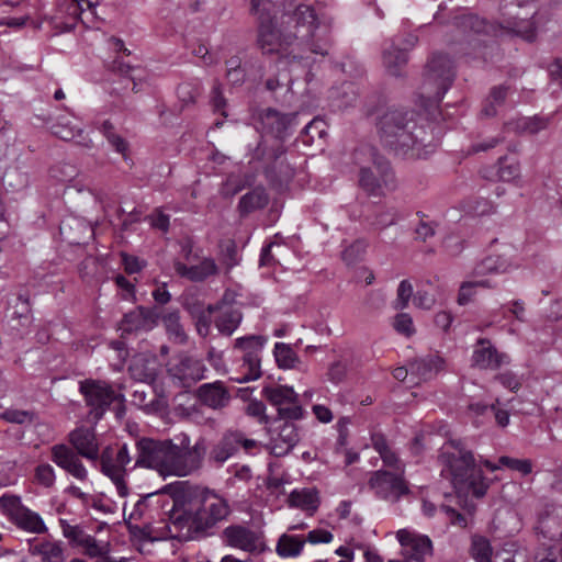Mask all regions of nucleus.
Instances as JSON below:
<instances>
[{"label": "nucleus", "instance_id": "46", "mask_svg": "<svg viewBox=\"0 0 562 562\" xmlns=\"http://www.w3.org/2000/svg\"><path fill=\"white\" fill-rule=\"evenodd\" d=\"M220 247V260L226 270H231L239 263L237 245L233 239L222 240Z\"/></svg>", "mask_w": 562, "mask_h": 562}, {"label": "nucleus", "instance_id": "16", "mask_svg": "<svg viewBox=\"0 0 562 562\" xmlns=\"http://www.w3.org/2000/svg\"><path fill=\"white\" fill-rule=\"evenodd\" d=\"M168 439L156 440L151 438H140L136 441V459L133 465L135 468H146L156 470L161 474L165 453Z\"/></svg>", "mask_w": 562, "mask_h": 562}, {"label": "nucleus", "instance_id": "59", "mask_svg": "<svg viewBox=\"0 0 562 562\" xmlns=\"http://www.w3.org/2000/svg\"><path fill=\"white\" fill-rule=\"evenodd\" d=\"M179 99L184 103H193L200 95V87L198 83L182 82L177 88Z\"/></svg>", "mask_w": 562, "mask_h": 562}, {"label": "nucleus", "instance_id": "33", "mask_svg": "<svg viewBox=\"0 0 562 562\" xmlns=\"http://www.w3.org/2000/svg\"><path fill=\"white\" fill-rule=\"evenodd\" d=\"M289 504L313 515L319 505L318 493L315 488L294 490L289 496Z\"/></svg>", "mask_w": 562, "mask_h": 562}, {"label": "nucleus", "instance_id": "25", "mask_svg": "<svg viewBox=\"0 0 562 562\" xmlns=\"http://www.w3.org/2000/svg\"><path fill=\"white\" fill-rule=\"evenodd\" d=\"M176 272L193 282H202L218 272V267L212 258H204L199 265L190 266L176 260L173 263Z\"/></svg>", "mask_w": 562, "mask_h": 562}, {"label": "nucleus", "instance_id": "31", "mask_svg": "<svg viewBox=\"0 0 562 562\" xmlns=\"http://www.w3.org/2000/svg\"><path fill=\"white\" fill-rule=\"evenodd\" d=\"M268 202L269 195L266 189L259 186L240 198L237 209L241 216H246L257 210L263 209L267 206Z\"/></svg>", "mask_w": 562, "mask_h": 562}, {"label": "nucleus", "instance_id": "60", "mask_svg": "<svg viewBox=\"0 0 562 562\" xmlns=\"http://www.w3.org/2000/svg\"><path fill=\"white\" fill-rule=\"evenodd\" d=\"M77 168L74 165L67 162L59 164L50 169L52 177L61 182L71 181L77 176Z\"/></svg>", "mask_w": 562, "mask_h": 562}, {"label": "nucleus", "instance_id": "28", "mask_svg": "<svg viewBox=\"0 0 562 562\" xmlns=\"http://www.w3.org/2000/svg\"><path fill=\"white\" fill-rule=\"evenodd\" d=\"M518 267L519 265L512 257L490 255L475 266L473 276L482 277L490 273H507Z\"/></svg>", "mask_w": 562, "mask_h": 562}, {"label": "nucleus", "instance_id": "27", "mask_svg": "<svg viewBox=\"0 0 562 562\" xmlns=\"http://www.w3.org/2000/svg\"><path fill=\"white\" fill-rule=\"evenodd\" d=\"M199 400L206 406L218 409L225 407L229 400V393L221 381L202 384L198 389Z\"/></svg>", "mask_w": 562, "mask_h": 562}, {"label": "nucleus", "instance_id": "35", "mask_svg": "<svg viewBox=\"0 0 562 562\" xmlns=\"http://www.w3.org/2000/svg\"><path fill=\"white\" fill-rule=\"evenodd\" d=\"M372 447L380 454L384 465L395 469L397 472H404V465L397 454L390 448L383 435L372 436Z\"/></svg>", "mask_w": 562, "mask_h": 562}, {"label": "nucleus", "instance_id": "56", "mask_svg": "<svg viewBox=\"0 0 562 562\" xmlns=\"http://www.w3.org/2000/svg\"><path fill=\"white\" fill-rule=\"evenodd\" d=\"M25 507L21 504L20 497L10 494H2V512L13 521Z\"/></svg>", "mask_w": 562, "mask_h": 562}, {"label": "nucleus", "instance_id": "38", "mask_svg": "<svg viewBox=\"0 0 562 562\" xmlns=\"http://www.w3.org/2000/svg\"><path fill=\"white\" fill-rule=\"evenodd\" d=\"M53 134L59 137L63 140H75L77 139V144L90 148L92 147V140L88 136L83 135V131L77 126H70L69 124H64L58 122L52 126Z\"/></svg>", "mask_w": 562, "mask_h": 562}, {"label": "nucleus", "instance_id": "18", "mask_svg": "<svg viewBox=\"0 0 562 562\" xmlns=\"http://www.w3.org/2000/svg\"><path fill=\"white\" fill-rule=\"evenodd\" d=\"M165 490L149 493L142 498H139L133 507V510L130 514V520H146V522L153 524L156 516H160V514H166V509L170 504V497L165 495Z\"/></svg>", "mask_w": 562, "mask_h": 562}, {"label": "nucleus", "instance_id": "39", "mask_svg": "<svg viewBox=\"0 0 562 562\" xmlns=\"http://www.w3.org/2000/svg\"><path fill=\"white\" fill-rule=\"evenodd\" d=\"M305 539L302 536L283 533L276 547V551L280 557H296L303 550Z\"/></svg>", "mask_w": 562, "mask_h": 562}, {"label": "nucleus", "instance_id": "1", "mask_svg": "<svg viewBox=\"0 0 562 562\" xmlns=\"http://www.w3.org/2000/svg\"><path fill=\"white\" fill-rule=\"evenodd\" d=\"M257 44L263 54H279L289 61L308 59L310 54L326 56L331 47L330 27L318 21L308 4L282 12L272 23L269 11L260 10Z\"/></svg>", "mask_w": 562, "mask_h": 562}, {"label": "nucleus", "instance_id": "5", "mask_svg": "<svg viewBox=\"0 0 562 562\" xmlns=\"http://www.w3.org/2000/svg\"><path fill=\"white\" fill-rule=\"evenodd\" d=\"M178 443L168 439L162 476H187L201 468L206 446L203 439H199L193 446L189 436L181 434L177 437Z\"/></svg>", "mask_w": 562, "mask_h": 562}, {"label": "nucleus", "instance_id": "3", "mask_svg": "<svg viewBox=\"0 0 562 562\" xmlns=\"http://www.w3.org/2000/svg\"><path fill=\"white\" fill-rule=\"evenodd\" d=\"M441 475L447 477L458 494L471 493L476 498L485 496L491 481L483 475L481 467L462 440H449L439 453Z\"/></svg>", "mask_w": 562, "mask_h": 562}, {"label": "nucleus", "instance_id": "36", "mask_svg": "<svg viewBox=\"0 0 562 562\" xmlns=\"http://www.w3.org/2000/svg\"><path fill=\"white\" fill-rule=\"evenodd\" d=\"M262 396L277 408L288 403L296 401L297 394L294 390L286 385L265 386L262 389Z\"/></svg>", "mask_w": 562, "mask_h": 562}, {"label": "nucleus", "instance_id": "29", "mask_svg": "<svg viewBox=\"0 0 562 562\" xmlns=\"http://www.w3.org/2000/svg\"><path fill=\"white\" fill-rule=\"evenodd\" d=\"M443 367V359L437 355H427L409 362L411 375L417 381H427L434 378Z\"/></svg>", "mask_w": 562, "mask_h": 562}, {"label": "nucleus", "instance_id": "49", "mask_svg": "<svg viewBox=\"0 0 562 562\" xmlns=\"http://www.w3.org/2000/svg\"><path fill=\"white\" fill-rule=\"evenodd\" d=\"M226 65V78L234 85L239 86L246 80V70L241 65V59L238 56L228 58Z\"/></svg>", "mask_w": 562, "mask_h": 562}, {"label": "nucleus", "instance_id": "58", "mask_svg": "<svg viewBox=\"0 0 562 562\" xmlns=\"http://www.w3.org/2000/svg\"><path fill=\"white\" fill-rule=\"evenodd\" d=\"M81 547L85 549V554L90 558H100L101 555L108 554L109 544L108 543H99L97 539L92 536H88L85 538Z\"/></svg>", "mask_w": 562, "mask_h": 562}, {"label": "nucleus", "instance_id": "32", "mask_svg": "<svg viewBox=\"0 0 562 562\" xmlns=\"http://www.w3.org/2000/svg\"><path fill=\"white\" fill-rule=\"evenodd\" d=\"M154 364V360L148 359L144 355H137L133 358L128 372L135 381L150 383L156 378Z\"/></svg>", "mask_w": 562, "mask_h": 562}, {"label": "nucleus", "instance_id": "14", "mask_svg": "<svg viewBox=\"0 0 562 562\" xmlns=\"http://www.w3.org/2000/svg\"><path fill=\"white\" fill-rule=\"evenodd\" d=\"M222 539L226 546L248 553H261L266 550L262 531L247 525L227 526L222 532Z\"/></svg>", "mask_w": 562, "mask_h": 562}, {"label": "nucleus", "instance_id": "23", "mask_svg": "<svg viewBox=\"0 0 562 562\" xmlns=\"http://www.w3.org/2000/svg\"><path fill=\"white\" fill-rule=\"evenodd\" d=\"M507 360L508 357L505 353L498 352L491 340L486 338L477 340L472 356L474 366L481 369L495 370L507 362Z\"/></svg>", "mask_w": 562, "mask_h": 562}, {"label": "nucleus", "instance_id": "17", "mask_svg": "<svg viewBox=\"0 0 562 562\" xmlns=\"http://www.w3.org/2000/svg\"><path fill=\"white\" fill-rule=\"evenodd\" d=\"M159 313L156 307L137 306L124 314L119 324L122 337L138 335L151 330L158 322Z\"/></svg>", "mask_w": 562, "mask_h": 562}, {"label": "nucleus", "instance_id": "54", "mask_svg": "<svg viewBox=\"0 0 562 562\" xmlns=\"http://www.w3.org/2000/svg\"><path fill=\"white\" fill-rule=\"evenodd\" d=\"M520 173L519 164L515 160L509 161L507 157L498 158V177L503 181H512Z\"/></svg>", "mask_w": 562, "mask_h": 562}, {"label": "nucleus", "instance_id": "45", "mask_svg": "<svg viewBox=\"0 0 562 562\" xmlns=\"http://www.w3.org/2000/svg\"><path fill=\"white\" fill-rule=\"evenodd\" d=\"M470 552L476 562H492L493 549L485 537L473 536Z\"/></svg>", "mask_w": 562, "mask_h": 562}, {"label": "nucleus", "instance_id": "52", "mask_svg": "<svg viewBox=\"0 0 562 562\" xmlns=\"http://www.w3.org/2000/svg\"><path fill=\"white\" fill-rule=\"evenodd\" d=\"M34 418V412L26 409L7 408L2 413V419L19 425H31Z\"/></svg>", "mask_w": 562, "mask_h": 562}, {"label": "nucleus", "instance_id": "13", "mask_svg": "<svg viewBox=\"0 0 562 562\" xmlns=\"http://www.w3.org/2000/svg\"><path fill=\"white\" fill-rule=\"evenodd\" d=\"M206 367L201 359L186 352L178 353L167 364L169 378L180 387H191L204 378Z\"/></svg>", "mask_w": 562, "mask_h": 562}, {"label": "nucleus", "instance_id": "24", "mask_svg": "<svg viewBox=\"0 0 562 562\" xmlns=\"http://www.w3.org/2000/svg\"><path fill=\"white\" fill-rule=\"evenodd\" d=\"M239 430H227L221 439L212 447L209 461L216 467L223 465L231 457L238 452Z\"/></svg>", "mask_w": 562, "mask_h": 562}, {"label": "nucleus", "instance_id": "34", "mask_svg": "<svg viewBox=\"0 0 562 562\" xmlns=\"http://www.w3.org/2000/svg\"><path fill=\"white\" fill-rule=\"evenodd\" d=\"M383 63L391 76L400 77L402 68L407 64V53L394 44L383 50Z\"/></svg>", "mask_w": 562, "mask_h": 562}, {"label": "nucleus", "instance_id": "9", "mask_svg": "<svg viewBox=\"0 0 562 562\" xmlns=\"http://www.w3.org/2000/svg\"><path fill=\"white\" fill-rule=\"evenodd\" d=\"M189 502L204 537L232 512L227 499L210 490L194 493L189 497Z\"/></svg>", "mask_w": 562, "mask_h": 562}, {"label": "nucleus", "instance_id": "19", "mask_svg": "<svg viewBox=\"0 0 562 562\" xmlns=\"http://www.w3.org/2000/svg\"><path fill=\"white\" fill-rule=\"evenodd\" d=\"M81 454L64 443L50 448V459L56 465L79 481L88 479V471L81 461Z\"/></svg>", "mask_w": 562, "mask_h": 562}, {"label": "nucleus", "instance_id": "11", "mask_svg": "<svg viewBox=\"0 0 562 562\" xmlns=\"http://www.w3.org/2000/svg\"><path fill=\"white\" fill-rule=\"evenodd\" d=\"M267 340L262 335H248L235 339L234 348L244 353L241 376L235 379L238 383L255 381L261 376L260 353Z\"/></svg>", "mask_w": 562, "mask_h": 562}, {"label": "nucleus", "instance_id": "40", "mask_svg": "<svg viewBox=\"0 0 562 562\" xmlns=\"http://www.w3.org/2000/svg\"><path fill=\"white\" fill-rule=\"evenodd\" d=\"M255 182V176L252 173L229 175L225 183L221 189V194L224 198H232L243 191L244 189L251 187Z\"/></svg>", "mask_w": 562, "mask_h": 562}, {"label": "nucleus", "instance_id": "50", "mask_svg": "<svg viewBox=\"0 0 562 562\" xmlns=\"http://www.w3.org/2000/svg\"><path fill=\"white\" fill-rule=\"evenodd\" d=\"M273 353L278 366L283 369L293 368L297 361V357L293 349L283 342L276 344Z\"/></svg>", "mask_w": 562, "mask_h": 562}, {"label": "nucleus", "instance_id": "48", "mask_svg": "<svg viewBox=\"0 0 562 562\" xmlns=\"http://www.w3.org/2000/svg\"><path fill=\"white\" fill-rule=\"evenodd\" d=\"M269 4H273L279 8H282V12H286V11L293 12L295 10L296 5L304 4V3L300 2V0H250L252 13H259L261 10V7H262V11H270V8H268Z\"/></svg>", "mask_w": 562, "mask_h": 562}, {"label": "nucleus", "instance_id": "37", "mask_svg": "<svg viewBox=\"0 0 562 562\" xmlns=\"http://www.w3.org/2000/svg\"><path fill=\"white\" fill-rule=\"evenodd\" d=\"M30 553L41 555L43 562H65L64 550L58 542L43 541L30 544Z\"/></svg>", "mask_w": 562, "mask_h": 562}, {"label": "nucleus", "instance_id": "61", "mask_svg": "<svg viewBox=\"0 0 562 562\" xmlns=\"http://www.w3.org/2000/svg\"><path fill=\"white\" fill-rule=\"evenodd\" d=\"M394 329L406 337H411L415 333L412 317L407 313H400L394 317Z\"/></svg>", "mask_w": 562, "mask_h": 562}, {"label": "nucleus", "instance_id": "22", "mask_svg": "<svg viewBox=\"0 0 562 562\" xmlns=\"http://www.w3.org/2000/svg\"><path fill=\"white\" fill-rule=\"evenodd\" d=\"M68 441L76 452L91 461H97L100 456L95 431L89 427H78L69 432Z\"/></svg>", "mask_w": 562, "mask_h": 562}, {"label": "nucleus", "instance_id": "62", "mask_svg": "<svg viewBox=\"0 0 562 562\" xmlns=\"http://www.w3.org/2000/svg\"><path fill=\"white\" fill-rule=\"evenodd\" d=\"M55 471L50 464L43 463L35 469V480L45 487H52L55 483Z\"/></svg>", "mask_w": 562, "mask_h": 562}, {"label": "nucleus", "instance_id": "4", "mask_svg": "<svg viewBox=\"0 0 562 562\" xmlns=\"http://www.w3.org/2000/svg\"><path fill=\"white\" fill-rule=\"evenodd\" d=\"M355 162L360 166L359 187L373 196L382 195V189L395 188L394 173L390 162L378 154L372 146H362L355 150Z\"/></svg>", "mask_w": 562, "mask_h": 562}, {"label": "nucleus", "instance_id": "44", "mask_svg": "<svg viewBox=\"0 0 562 562\" xmlns=\"http://www.w3.org/2000/svg\"><path fill=\"white\" fill-rule=\"evenodd\" d=\"M327 135V124L321 117L313 119L303 130L302 140L305 144H314Z\"/></svg>", "mask_w": 562, "mask_h": 562}, {"label": "nucleus", "instance_id": "51", "mask_svg": "<svg viewBox=\"0 0 562 562\" xmlns=\"http://www.w3.org/2000/svg\"><path fill=\"white\" fill-rule=\"evenodd\" d=\"M454 24L463 33H481L485 31V21L480 19L477 15L467 14L456 18Z\"/></svg>", "mask_w": 562, "mask_h": 562}, {"label": "nucleus", "instance_id": "7", "mask_svg": "<svg viewBox=\"0 0 562 562\" xmlns=\"http://www.w3.org/2000/svg\"><path fill=\"white\" fill-rule=\"evenodd\" d=\"M170 504L166 509L167 522L161 528V536L179 541L204 538L189 498L170 497Z\"/></svg>", "mask_w": 562, "mask_h": 562}, {"label": "nucleus", "instance_id": "20", "mask_svg": "<svg viewBox=\"0 0 562 562\" xmlns=\"http://www.w3.org/2000/svg\"><path fill=\"white\" fill-rule=\"evenodd\" d=\"M295 117V113L282 114L273 109H266L259 115L261 127L265 133V136H262L261 140H278L283 144L286 130Z\"/></svg>", "mask_w": 562, "mask_h": 562}, {"label": "nucleus", "instance_id": "30", "mask_svg": "<svg viewBox=\"0 0 562 562\" xmlns=\"http://www.w3.org/2000/svg\"><path fill=\"white\" fill-rule=\"evenodd\" d=\"M218 314L214 319L217 330L225 336H232L243 321V313L233 306L217 308Z\"/></svg>", "mask_w": 562, "mask_h": 562}, {"label": "nucleus", "instance_id": "15", "mask_svg": "<svg viewBox=\"0 0 562 562\" xmlns=\"http://www.w3.org/2000/svg\"><path fill=\"white\" fill-rule=\"evenodd\" d=\"M402 474L384 470L374 471L369 480V486L378 497L396 503L402 496L409 494V488Z\"/></svg>", "mask_w": 562, "mask_h": 562}, {"label": "nucleus", "instance_id": "43", "mask_svg": "<svg viewBox=\"0 0 562 562\" xmlns=\"http://www.w3.org/2000/svg\"><path fill=\"white\" fill-rule=\"evenodd\" d=\"M162 322L169 338L179 345H186L188 342V335L186 334L182 325L180 324L179 312L173 311L162 316Z\"/></svg>", "mask_w": 562, "mask_h": 562}, {"label": "nucleus", "instance_id": "42", "mask_svg": "<svg viewBox=\"0 0 562 562\" xmlns=\"http://www.w3.org/2000/svg\"><path fill=\"white\" fill-rule=\"evenodd\" d=\"M13 522L21 529L34 533H43L47 530L43 519L38 514L24 508Z\"/></svg>", "mask_w": 562, "mask_h": 562}, {"label": "nucleus", "instance_id": "21", "mask_svg": "<svg viewBox=\"0 0 562 562\" xmlns=\"http://www.w3.org/2000/svg\"><path fill=\"white\" fill-rule=\"evenodd\" d=\"M400 543L407 548L408 558L415 562H426L432 557V542L427 536L416 535L406 529L396 533Z\"/></svg>", "mask_w": 562, "mask_h": 562}, {"label": "nucleus", "instance_id": "2", "mask_svg": "<svg viewBox=\"0 0 562 562\" xmlns=\"http://www.w3.org/2000/svg\"><path fill=\"white\" fill-rule=\"evenodd\" d=\"M378 128L381 140L396 155L418 158L426 147L434 146L432 135L426 125L417 124L413 111L390 109L380 116Z\"/></svg>", "mask_w": 562, "mask_h": 562}, {"label": "nucleus", "instance_id": "64", "mask_svg": "<svg viewBox=\"0 0 562 562\" xmlns=\"http://www.w3.org/2000/svg\"><path fill=\"white\" fill-rule=\"evenodd\" d=\"M397 212L395 209H384L376 213L372 225L383 229L396 223Z\"/></svg>", "mask_w": 562, "mask_h": 562}, {"label": "nucleus", "instance_id": "53", "mask_svg": "<svg viewBox=\"0 0 562 562\" xmlns=\"http://www.w3.org/2000/svg\"><path fill=\"white\" fill-rule=\"evenodd\" d=\"M279 420L284 422H294L303 418L304 411L299 401H293V403H288V405H282L277 408Z\"/></svg>", "mask_w": 562, "mask_h": 562}, {"label": "nucleus", "instance_id": "55", "mask_svg": "<svg viewBox=\"0 0 562 562\" xmlns=\"http://www.w3.org/2000/svg\"><path fill=\"white\" fill-rule=\"evenodd\" d=\"M498 463L499 465L517 471L522 475H527L532 471V462L529 459H515L503 456L498 459Z\"/></svg>", "mask_w": 562, "mask_h": 562}, {"label": "nucleus", "instance_id": "41", "mask_svg": "<svg viewBox=\"0 0 562 562\" xmlns=\"http://www.w3.org/2000/svg\"><path fill=\"white\" fill-rule=\"evenodd\" d=\"M507 95V88L498 86L492 88L488 97L483 102L481 115L484 117H493L498 113V108L503 106Z\"/></svg>", "mask_w": 562, "mask_h": 562}, {"label": "nucleus", "instance_id": "8", "mask_svg": "<svg viewBox=\"0 0 562 562\" xmlns=\"http://www.w3.org/2000/svg\"><path fill=\"white\" fill-rule=\"evenodd\" d=\"M452 60L443 54H434L427 63L420 95L431 104L439 103L454 80Z\"/></svg>", "mask_w": 562, "mask_h": 562}, {"label": "nucleus", "instance_id": "47", "mask_svg": "<svg viewBox=\"0 0 562 562\" xmlns=\"http://www.w3.org/2000/svg\"><path fill=\"white\" fill-rule=\"evenodd\" d=\"M132 520H127V527L128 531L132 537L138 539V540H147V541H155L159 539H165V537L161 536V528L156 529L153 527V524L146 522L144 526L133 525L131 522Z\"/></svg>", "mask_w": 562, "mask_h": 562}, {"label": "nucleus", "instance_id": "12", "mask_svg": "<svg viewBox=\"0 0 562 562\" xmlns=\"http://www.w3.org/2000/svg\"><path fill=\"white\" fill-rule=\"evenodd\" d=\"M98 460H100L101 472L114 483L119 495L125 497L128 494L125 482L126 467L132 462L127 445L121 446L115 456L112 449L106 447L100 453Z\"/></svg>", "mask_w": 562, "mask_h": 562}, {"label": "nucleus", "instance_id": "63", "mask_svg": "<svg viewBox=\"0 0 562 562\" xmlns=\"http://www.w3.org/2000/svg\"><path fill=\"white\" fill-rule=\"evenodd\" d=\"M413 295V285L408 280L401 281L397 288V297L394 302L395 310H404L407 307Z\"/></svg>", "mask_w": 562, "mask_h": 562}, {"label": "nucleus", "instance_id": "6", "mask_svg": "<svg viewBox=\"0 0 562 562\" xmlns=\"http://www.w3.org/2000/svg\"><path fill=\"white\" fill-rule=\"evenodd\" d=\"M285 148L278 140H260L254 151V158L263 161L265 175L269 183L282 190L292 181L295 169L284 157Z\"/></svg>", "mask_w": 562, "mask_h": 562}, {"label": "nucleus", "instance_id": "57", "mask_svg": "<svg viewBox=\"0 0 562 562\" xmlns=\"http://www.w3.org/2000/svg\"><path fill=\"white\" fill-rule=\"evenodd\" d=\"M5 179L8 181V186L13 191H19L26 187L27 184V175L21 171L18 167H10L5 170Z\"/></svg>", "mask_w": 562, "mask_h": 562}, {"label": "nucleus", "instance_id": "10", "mask_svg": "<svg viewBox=\"0 0 562 562\" xmlns=\"http://www.w3.org/2000/svg\"><path fill=\"white\" fill-rule=\"evenodd\" d=\"M79 392L82 394L86 405L90 408L89 415L95 422L103 417L112 403L124 402L123 394L116 393L108 382L101 380L86 379L80 381Z\"/></svg>", "mask_w": 562, "mask_h": 562}, {"label": "nucleus", "instance_id": "26", "mask_svg": "<svg viewBox=\"0 0 562 562\" xmlns=\"http://www.w3.org/2000/svg\"><path fill=\"white\" fill-rule=\"evenodd\" d=\"M300 441V435L293 422H284L277 429V436L272 438L271 450L276 456L289 453Z\"/></svg>", "mask_w": 562, "mask_h": 562}]
</instances>
